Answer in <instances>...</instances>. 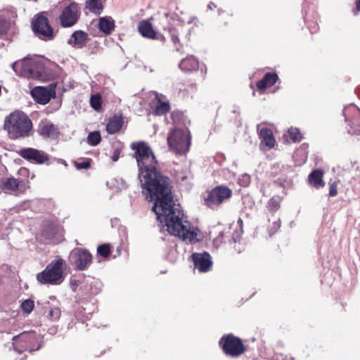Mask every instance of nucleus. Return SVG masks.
Returning <instances> with one entry per match:
<instances>
[{
    "label": "nucleus",
    "instance_id": "1",
    "mask_svg": "<svg viewBox=\"0 0 360 360\" xmlns=\"http://www.w3.org/2000/svg\"><path fill=\"white\" fill-rule=\"evenodd\" d=\"M131 146L135 150L143 193L148 200L154 201L153 210L157 219L165 224L168 233L186 245L202 241L204 235L201 231L183 220L181 207L173 199L170 180L157 170L158 161L151 148L144 142L133 143Z\"/></svg>",
    "mask_w": 360,
    "mask_h": 360
},
{
    "label": "nucleus",
    "instance_id": "2",
    "mask_svg": "<svg viewBox=\"0 0 360 360\" xmlns=\"http://www.w3.org/2000/svg\"><path fill=\"white\" fill-rule=\"evenodd\" d=\"M4 127L11 139H23L30 135L32 123L26 114L15 111L6 117Z\"/></svg>",
    "mask_w": 360,
    "mask_h": 360
},
{
    "label": "nucleus",
    "instance_id": "3",
    "mask_svg": "<svg viewBox=\"0 0 360 360\" xmlns=\"http://www.w3.org/2000/svg\"><path fill=\"white\" fill-rule=\"evenodd\" d=\"M66 268L65 261L60 256L52 260L41 272L37 274V280L41 284L58 285L64 279V271Z\"/></svg>",
    "mask_w": 360,
    "mask_h": 360
},
{
    "label": "nucleus",
    "instance_id": "4",
    "mask_svg": "<svg viewBox=\"0 0 360 360\" xmlns=\"http://www.w3.org/2000/svg\"><path fill=\"white\" fill-rule=\"evenodd\" d=\"M219 345L226 356L233 358L243 355L247 350L243 340L232 333L224 335L219 341Z\"/></svg>",
    "mask_w": 360,
    "mask_h": 360
},
{
    "label": "nucleus",
    "instance_id": "5",
    "mask_svg": "<svg viewBox=\"0 0 360 360\" xmlns=\"http://www.w3.org/2000/svg\"><path fill=\"white\" fill-rule=\"evenodd\" d=\"M167 143L171 150L176 153H185L188 150L190 137L187 131L176 129L167 137Z\"/></svg>",
    "mask_w": 360,
    "mask_h": 360
},
{
    "label": "nucleus",
    "instance_id": "6",
    "mask_svg": "<svg viewBox=\"0 0 360 360\" xmlns=\"http://www.w3.org/2000/svg\"><path fill=\"white\" fill-rule=\"evenodd\" d=\"M70 262L76 271H85L93 262L92 255L86 249L74 250L70 255Z\"/></svg>",
    "mask_w": 360,
    "mask_h": 360
},
{
    "label": "nucleus",
    "instance_id": "7",
    "mask_svg": "<svg viewBox=\"0 0 360 360\" xmlns=\"http://www.w3.org/2000/svg\"><path fill=\"white\" fill-rule=\"evenodd\" d=\"M13 345L14 349L19 354L25 351L30 352L38 350L39 346L36 348L32 345V342L37 340V335L34 332H25L13 338Z\"/></svg>",
    "mask_w": 360,
    "mask_h": 360
},
{
    "label": "nucleus",
    "instance_id": "8",
    "mask_svg": "<svg viewBox=\"0 0 360 360\" xmlns=\"http://www.w3.org/2000/svg\"><path fill=\"white\" fill-rule=\"evenodd\" d=\"M80 9L76 3H71L65 7L59 16L60 25L63 27H70L77 23L79 18Z\"/></svg>",
    "mask_w": 360,
    "mask_h": 360
},
{
    "label": "nucleus",
    "instance_id": "9",
    "mask_svg": "<svg viewBox=\"0 0 360 360\" xmlns=\"http://www.w3.org/2000/svg\"><path fill=\"white\" fill-rule=\"evenodd\" d=\"M34 32L41 39L51 40L54 38L52 27L49 23L48 19L41 15L37 16L32 24Z\"/></svg>",
    "mask_w": 360,
    "mask_h": 360
},
{
    "label": "nucleus",
    "instance_id": "10",
    "mask_svg": "<svg viewBox=\"0 0 360 360\" xmlns=\"http://www.w3.org/2000/svg\"><path fill=\"white\" fill-rule=\"evenodd\" d=\"M231 191L227 187L218 186L212 189L205 199L206 205L214 208L220 205L225 199H228L231 195Z\"/></svg>",
    "mask_w": 360,
    "mask_h": 360
},
{
    "label": "nucleus",
    "instance_id": "11",
    "mask_svg": "<svg viewBox=\"0 0 360 360\" xmlns=\"http://www.w3.org/2000/svg\"><path fill=\"white\" fill-rule=\"evenodd\" d=\"M194 268L200 273H207L212 269L213 262L211 255L207 252H195L191 255Z\"/></svg>",
    "mask_w": 360,
    "mask_h": 360
},
{
    "label": "nucleus",
    "instance_id": "12",
    "mask_svg": "<svg viewBox=\"0 0 360 360\" xmlns=\"http://www.w3.org/2000/svg\"><path fill=\"white\" fill-rule=\"evenodd\" d=\"M18 154L22 158L36 164H43L49 160V156L44 152L32 148H25L20 149Z\"/></svg>",
    "mask_w": 360,
    "mask_h": 360
},
{
    "label": "nucleus",
    "instance_id": "13",
    "mask_svg": "<svg viewBox=\"0 0 360 360\" xmlns=\"http://www.w3.org/2000/svg\"><path fill=\"white\" fill-rule=\"evenodd\" d=\"M34 100L41 105L48 103L52 98L56 96L53 87L36 86L30 92Z\"/></svg>",
    "mask_w": 360,
    "mask_h": 360
},
{
    "label": "nucleus",
    "instance_id": "14",
    "mask_svg": "<svg viewBox=\"0 0 360 360\" xmlns=\"http://www.w3.org/2000/svg\"><path fill=\"white\" fill-rule=\"evenodd\" d=\"M1 188L6 193L18 195L24 193L28 188V186L23 181H19L13 177H10L1 181Z\"/></svg>",
    "mask_w": 360,
    "mask_h": 360
},
{
    "label": "nucleus",
    "instance_id": "15",
    "mask_svg": "<svg viewBox=\"0 0 360 360\" xmlns=\"http://www.w3.org/2000/svg\"><path fill=\"white\" fill-rule=\"evenodd\" d=\"M88 39V34L82 30H77L72 34L68 43L75 48H82Z\"/></svg>",
    "mask_w": 360,
    "mask_h": 360
},
{
    "label": "nucleus",
    "instance_id": "16",
    "mask_svg": "<svg viewBox=\"0 0 360 360\" xmlns=\"http://www.w3.org/2000/svg\"><path fill=\"white\" fill-rule=\"evenodd\" d=\"M39 134L45 138L56 139L59 134V130L53 124L46 122L40 125Z\"/></svg>",
    "mask_w": 360,
    "mask_h": 360
},
{
    "label": "nucleus",
    "instance_id": "17",
    "mask_svg": "<svg viewBox=\"0 0 360 360\" xmlns=\"http://www.w3.org/2000/svg\"><path fill=\"white\" fill-rule=\"evenodd\" d=\"M139 33L146 38L156 39V32L153 28L152 24L148 20H141L138 26Z\"/></svg>",
    "mask_w": 360,
    "mask_h": 360
},
{
    "label": "nucleus",
    "instance_id": "18",
    "mask_svg": "<svg viewBox=\"0 0 360 360\" xmlns=\"http://www.w3.org/2000/svg\"><path fill=\"white\" fill-rule=\"evenodd\" d=\"M22 63L24 66L27 65L30 67V68L27 69L29 77L34 79H39L41 77L43 72V66L41 64L30 60H24Z\"/></svg>",
    "mask_w": 360,
    "mask_h": 360
},
{
    "label": "nucleus",
    "instance_id": "19",
    "mask_svg": "<svg viewBox=\"0 0 360 360\" xmlns=\"http://www.w3.org/2000/svg\"><path fill=\"white\" fill-rule=\"evenodd\" d=\"M259 136L262 145H264L268 148H271L275 145V139L272 131L267 128H262L259 131Z\"/></svg>",
    "mask_w": 360,
    "mask_h": 360
},
{
    "label": "nucleus",
    "instance_id": "20",
    "mask_svg": "<svg viewBox=\"0 0 360 360\" xmlns=\"http://www.w3.org/2000/svg\"><path fill=\"white\" fill-rule=\"evenodd\" d=\"M278 79L275 73H266L262 79L257 83V86L259 90H264L266 87L273 86Z\"/></svg>",
    "mask_w": 360,
    "mask_h": 360
},
{
    "label": "nucleus",
    "instance_id": "21",
    "mask_svg": "<svg viewBox=\"0 0 360 360\" xmlns=\"http://www.w3.org/2000/svg\"><path fill=\"white\" fill-rule=\"evenodd\" d=\"M98 27L105 34H110L115 28V22L111 17L101 18Z\"/></svg>",
    "mask_w": 360,
    "mask_h": 360
},
{
    "label": "nucleus",
    "instance_id": "22",
    "mask_svg": "<svg viewBox=\"0 0 360 360\" xmlns=\"http://www.w3.org/2000/svg\"><path fill=\"white\" fill-rule=\"evenodd\" d=\"M323 175V172L320 169L313 171L308 176L309 184L316 188L324 186Z\"/></svg>",
    "mask_w": 360,
    "mask_h": 360
},
{
    "label": "nucleus",
    "instance_id": "23",
    "mask_svg": "<svg viewBox=\"0 0 360 360\" xmlns=\"http://www.w3.org/2000/svg\"><path fill=\"white\" fill-rule=\"evenodd\" d=\"M179 67L184 71L195 70L198 68V61L195 57L190 56L183 59L179 63Z\"/></svg>",
    "mask_w": 360,
    "mask_h": 360
},
{
    "label": "nucleus",
    "instance_id": "24",
    "mask_svg": "<svg viewBox=\"0 0 360 360\" xmlns=\"http://www.w3.org/2000/svg\"><path fill=\"white\" fill-rule=\"evenodd\" d=\"M123 120L119 116L112 117L106 125V130L109 134L117 132L122 127Z\"/></svg>",
    "mask_w": 360,
    "mask_h": 360
},
{
    "label": "nucleus",
    "instance_id": "25",
    "mask_svg": "<svg viewBox=\"0 0 360 360\" xmlns=\"http://www.w3.org/2000/svg\"><path fill=\"white\" fill-rule=\"evenodd\" d=\"M87 8L96 14H100L103 10V5L101 0H88Z\"/></svg>",
    "mask_w": 360,
    "mask_h": 360
},
{
    "label": "nucleus",
    "instance_id": "26",
    "mask_svg": "<svg viewBox=\"0 0 360 360\" xmlns=\"http://www.w3.org/2000/svg\"><path fill=\"white\" fill-rule=\"evenodd\" d=\"M45 313H47L46 316L51 321H57L59 319L61 312L58 307H45Z\"/></svg>",
    "mask_w": 360,
    "mask_h": 360
},
{
    "label": "nucleus",
    "instance_id": "27",
    "mask_svg": "<svg viewBox=\"0 0 360 360\" xmlns=\"http://www.w3.org/2000/svg\"><path fill=\"white\" fill-rule=\"evenodd\" d=\"M101 137L99 131H94L89 134L86 142L91 146H97L101 142Z\"/></svg>",
    "mask_w": 360,
    "mask_h": 360
},
{
    "label": "nucleus",
    "instance_id": "28",
    "mask_svg": "<svg viewBox=\"0 0 360 360\" xmlns=\"http://www.w3.org/2000/svg\"><path fill=\"white\" fill-rule=\"evenodd\" d=\"M90 105L95 110L98 111L101 109L102 101L100 94L92 95L90 98Z\"/></svg>",
    "mask_w": 360,
    "mask_h": 360
},
{
    "label": "nucleus",
    "instance_id": "29",
    "mask_svg": "<svg viewBox=\"0 0 360 360\" xmlns=\"http://www.w3.org/2000/svg\"><path fill=\"white\" fill-rule=\"evenodd\" d=\"M290 139L293 142L300 141L302 139L301 134L298 129L291 127L288 131Z\"/></svg>",
    "mask_w": 360,
    "mask_h": 360
},
{
    "label": "nucleus",
    "instance_id": "30",
    "mask_svg": "<svg viewBox=\"0 0 360 360\" xmlns=\"http://www.w3.org/2000/svg\"><path fill=\"white\" fill-rule=\"evenodd\" d=\"M34 307V301L31 299L25 300L21 304V308L22 311L27 314L30 313L33 310Z\"/></svg>",
    "mask_w": 360,
    "mask_h": 360
},
{
    "label": "nucleus",
    "instance_id": "31",
    "mask_svg": "<svg viewBox=\"0 0 360 360\" xmlns=\"http://www.w3.org/2000/svg\"><path fill=\"white\" fill-rule=\"evenodd\" d=\"M169 32H170L172 41H173L174 44L175 45L176 50L179 51L181 46L180 44L178 32L175 29L172 28L169 30Z\"/></svg>",
    "mask_w": 360,
    "mask_h": 360
},
{
    "label": "nucleus",
    "instance_id": "32",
    "mask_svg": "<svg viewBox=\"0 0 360 360\" xmlns=\"http://www.w3.org/2000/svg\"><path fill=\"white\" fill-rule=\"evenodd\" d=\"M169 110V105L167 103H160L156 106L155 113L157 115H164Z\"/></svg>",
    "mask_w": 360,
    "mask_h": 360
},
{
    "label": "nucleus",
    "instance_id": "33",
    "mask_svg": "<svg viewBox=\"0 0 360 360\" xmlns=\"http://www.w3.org/2000/svg\"><path fill=\"white\" fill-rule=\"evenodd\" d=\"M269 205L271 209L274 210H278L280 207V200L278 198L274 197L271 198L269 202Z\"/></svg>",
    "mask_w": 360,
    "mask_h": 360
},
{
    "label": "nucleus",
    "instance_id": "34",
    "mask_svg": "<svg viewBox=\"0 0 360 360\" xmlns=\"http://www.w3.org/2000/svg\"><path fill=\"white\" fill-rule=\"evenodd\" d=\"M250 182V176L248 174H243L239 179V184L243 186H247Z\"/></svg>",
    "mask_w": 360,
    "mask_h": 360
},
{
    "label": "nucleus",
    "instance_id": "35",
    "mask_svg": "<svg viewBox=\"0 0 360 360\" xmlns=\"http://www.w3.org/2000/svg\"><path fill=\"white\" fill-rule=\"evenodd\" d=\"M75 166L79 169H88L90 167V161L86 160L81 162H75Z\"/></svg>",
    "mask_w": 360,
    "mask_h": 360
},
{
    "label": "nucleus",
    "instance_id": "36",
    "mask_svg": "<svg viewBox=\"0 0 360 360\" xmlns=\"http://www.w3.org/2000/svg\"><path fill=\"white\" fill-rule=\"evenodd\" d=\"M97 252L103 258H108L110 255V249H97Z\"/></svg>",
    "mask_w": 360,
    "mask_h": 360
},
{
    "label": "nucleus",
    "instance_id": "37",
    "mask_svg": "<svg viewBox=\"0 0 360 360\" xmlns=\"http://www.w3.org/2000/svg\"><path fill=\"white\" fill-rule=\"evenodd\" d=\"M7 29L6 22L4 20H0V37L4 35Z\"/></svg>",
    "mask_w": 360,
    "mask_h": 360
},
{
    "label": "nucleus",
    "instance_id": "38",
    "mask_svg": "<svg viewBox=\"0 0 360 360\" xmlns=\"http://www.w3.org/2000/svg\"><path fill=\"white\" fill-rule=\"evenodd\" d=\"M337 184L335 183H333L330 186L329 195L330 196H335L337 195Z\"/></svg>",
    "mask_w": 360,
    "mask_h": 360
},
{
    "label": "nucleus",
    "instance_id": "39",
    "mask_svg": "<svg viewBox=\"0 0 360 360\" xmlns=\"http://www.w3.org/2000/svg\"><path fill=\"white\" fill-rule=\"evenodd\" d=\"M120 151L118 150H116L115 152H114V154L112 155V160L113 162H116L118 160L119 158H120Z\"/></svg>",
    "mask_w": 360,
    "mask_h": 360
},
{
    "label": "nucleus",
    "instance_id": "40",
    "mask_svg": "<svg viewBox=\"0 0 360 360\" xmlns=\"http://www.w3.org/2000/svg\"><path fill=\"white\" fill-rule=\"evenodd\" d=\"M198 21V19L195 16H193V17H191L190 19L188 20V22L189 24L191 23H194V24H196V22Z\"/></svg>",
    "mask_w": 360,
    "mask_h": 360
},
{
    "label": "nucleus",
    "instance_id": "41",
    "mask_svg": "<svg viewBox=\"0 0 360 360\" xmlns=\"http://www.w3.org/2000/svg\"><path fill=\"white\" fill-rule=\"evenodd\" d=\"M356 11H360V0H358L356 2Z\"/></svg>",
    "mask_w": 360,
    "mask_h": 360
},
{
    "label": "nucleus",
    "instance_id": "42",
    "mask_svg": "<svg viewBox=\"0 0 360 360\" xmlns=\"http://www.w3.org/2000/svg\"><path fill=\"white\" fill-rule=\"evenodd\" d=\"M221 238V236H220L219 238H217L216 240H214V245L217 248L218 246H219L221 244L220 243H218V240H219Z\"/></svg>",
    "mask_w": 360,
    "mask_h": 360
},
{
    "label": "nucleus",
    "instance_id": "43",
    "mask_svg": "<svg viewBox=\"0 0 360 360\" xmlns=\"http://www.w3.org/2000/svg\"><path fill=\"white\" fill-rule=\"evenodd\" d=\"M97 248H110V245H109V244H102V245H98Z\"/></svg>",
    "mask_w": 360,
    "mask_h": 360
},
{
    "label": "nucleus",
    "instance_id": "44",
    "mask_svg": "<svg viewBox=\"0 0 360 360\" xmlns=\"http://www.w3.org/2000/svg\"><path fill=\"white\" fill-rule=\"evenodd\" d=\"M356 134H360V129H358L356 132H355Z\"/></svg>",
    "mask_w": 360,
    "mask_h": 360
},
{
    "label": "nucleus",
    "instance_id": "45",
    "mask_svg": "<svg viewBox=\"0 0 360 360\" xmlns=\"http://www.w3.org/2000/svg\"><path fill=\"white\" fill-rule=\"evenodd\" d=\"M15 65H16V63H13V64L12 65V67H13V69H14V66H15Z\"/></svg>",
    "mask_w": 360,
    "mask_h": 360
},
{
    "label": "nucleus",
    "instance_id": "46",
    "mask_svg": "<svg viewBox=\"0 0 360 360\" xmlns=\"http://www.w3.org/2000/svg\"><path fill=\"white\" fill-rule=\"evenodd\" d=\"M208 8L211 9L212 8V6L210 4H209L208 5Z\"/></svg>",
    "mask_w": 360,
    "mask_h": 360
},
{
    "label": "nucleus",
    "instance_id": "47",
    "mask_svg": "<svg viewBox=\"0 0 360 360\" xmlns=\"http://www.w3.org/2000/svg\"><path fill=\"white\" fill-rule=\"evenodd\" d=\"M117 252H118V253L120 254V249H117Z\"/></svg>",
    "mask_w": 360,
    "mask_h": 360
}]
</instances>
